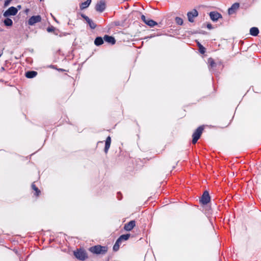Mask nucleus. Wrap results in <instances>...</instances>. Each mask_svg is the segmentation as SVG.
I'll return each instance as SVG.
<instances>
[{"label": "nucleus", "instance_id": "25", "mask_svg": "<svg viewBox=\"0 0 261 261\" xmlns=\"http://www.w3.org/2000/svg\"><path fill=\"white\" fill-rule=\"evenodd\" d=\"M198 44L199 47L200 52L202 54H204L205 53V48L202 45H201L199 43H198Z\"/></svg>", "mask_w": 261, "mask_h": 261}, {"label": "nucleus", "instance_id": "30", "mask_svg": "<svg viewBox=\"0 0 261 261\" xmlns=\"http://www.w3.org/2000/svg\"><path fill=\"white\" fill-rule=\"evenodd\" d=\"M83 17L84 18V19L86 20V21L87 22V23L90 21L91 20V19L90 18H89L87 16H84Z\"/></svg>", "mask_w": 261, "mask_h": 261}, {"label": "nucleus", "instance_id": "32", "mask_svg": "<svg viewBox=\"0 0 261 261\" xmlns=\"http://www.w3.org/2000/svg\"><path fill=\"white\" fill-rule=\"evenodd\" d=\"M207 28L208 29H212V25L210 23H208L207 24Z\"/></svg>", "mask_w": 261, "mask_h": 261}, {"label": "nucleus", "instance_id": "1", "mask_svg": "<svg viewBox=\"0 0 261 261\" xmlns=\"http://www.w3.org/2000/svg\"><path fill=\"white\" fill-rule=\"evenodd\" d=\"M74 255L77 259L81 260H84L88 257L86 252L83 249L74 251Z\"/></svg>", "mask_w": 261, "mask_h": 261}, {"label": "nucleus", "instance_id": "6", "mask_svg": "<svg viewBox=\"0 0 261 261\" xmlns=\"http://www.w3.org/2000/svg\"><path fill=\"white\" fill-rule=\"evenodd\" d=\"M198 12L195 9H193L191 11L189 12L187 14L188 20L190 22H193L194 18L198 16Z\"/></svg>", "mask_w": 261, "mask_h": 261}, {"label": "nucleus", "instance_id": "29", "mask_svg": "<svg viewBox=\"0 0 261 261\" xmlns=\"http://www.w3.org/2000/svg\"><path fill=\"white\" fill-rule=\"evenodd\" d=\"M83 17L84 18V19L86 20V21L87 22V23L90 21L91 20V19L90 18H89L87 16H84Z\"/></svg>", "mask_w": 261, "mask_h": 261}, {"label": "nucleus", "instance_id": "21", "mask_svg": "<svg viewBox=\"0 0 261 261\" xmlns=\"http://www.w3.org/2000/svg\"><path fill=\"white\" fill-rule=\"evenodd\" d=\"M121 242L119 241L118 240H117L116 242L115 243V245L113 246V250L114 251H117L119 248V245Z\"/></svg>", "mask_w": 261, "mask_h": 261}, {"label": "nucleus", "instance_id": "16", "mask_svg": "<svg viewBox=\"0 0 261 261\" xmlns=\"http://www.w3.org/2000/svg\"><path fill=\"white\" fill-rule=\"evenodd\" d=\"M258 29L256 27H253L250 30V33L252 36H256L258 35Z\"/></svg>", "mask_w": 261, "mask_h": 261}, {"label": "nucleus", "instance_id": "12", "mask_svg": "<svg viewBox=\"0 0 261 261\" xmlns=\"http://www.w3.org/2000/svg\"><path fill=\"white\" fill-rule=\"evenodd\" d=\"M103 40L108 43H110L112 44H114L115 43V39L112 36H110L108 35H105L103 37Z\"/></svg>", "mask_w": 261, "mask_h": 261}, {"label": "nucleus", "instance_id": "18", "mask_svg": "<svg viewBox=\"0 0 261 261\" xmlns=\"http://www.w3.org/2000/svg\"><path fill=\"white\" fill-rule=\"evenodd\" d=\"M130 237V234H123L122 236H121L119 238H118V240L120 242H122V241L123 240H127L128 239V238H129Z\"/></svg>", "mask_w": 261, "mask_h": 261}, {"label": "nucleus", "instance_id": "19", "mask_svg": "<svg viewBox=\"0 0 261 261\" xmlns=\"http://www.w3.org/2000/svg\"><path fill=\"white\" fill-rule=\"evenodd\" d=\"M146 24L150 27H153L157 24L156 22L151 19H147Z\"/></svg>", "mask_w": 261, "mask_h": 261}, {"label": "nucleus", "instance_id": "8", "mask_svg": "<svg viewBox=\"0 0 261 261\" xmlns=\"http://www.w3.org/2000/svg\"><path fill=\"white\" fill-rule=\"evenodd\" d=\"M106 8V4L105 1H100L98 3H97L95 9L97 11L101 12H102Z\"/></svg>", "mask_w": 261, "mask_h": 261}, {"label": "nucleus", "instance_id": "24", "mask_svg": "<svg viewBox=\"0 0 261 261\" xmlns=\"http://www.w3.org/2000/svg\"><path fill=\"white\" fill-rule=\"evenodd\" d=\"M208 63L212 67H214L216 65V63H215L214 61L212 58H210L208 60Z\"/></svg>", "mask_w": 261, "mask_h": 261}, {"label": "nucleus", "instance_id": "14", "mask_svg": "<svg viewBox=\"0 0 261 261\" xmlns=\"http://www.w3.org/2000/svg\"><path fill=\"white\" fill-rule=\"evenodd\" d=\"M91 3V0H87L86 2L82 3L80 5V8L81 10L85 9L88 7Z\"/></svg>", "mask_w": 261, "mask_h": 261}, {"label": "nucleus", "instance_id": "28", "mask_svg": "<svg viewBox=\"0 0 261 261\" xmlns=\"http://www.w3.org/2000/svg\"><path fill=\"white\" fill-rule=\"evenodd\" d=\"M141 18L142 20L146 23V22H147V19H146V17L144 15H142L141 16Z\"/></svg>", "mask_w": 261, "mask_h": 261}, {"label": "nucleus", "instance_id": "4", "mask_svg": "<svg viewBox=\"0 0 261 261\" xmlns=\"http://www.w3.org/2000/svg\"><path fill=\"white\" fill-rule=\"evenodd\" d=\"M18 12V9L14 7H11L4 13L5 17L15 15Z\"/></svg>", "mask_w": 261, "mask_h": 261}, {"label": "nucleus", "instance_id": "22", "mask_svg": "<svg viewBox=\"0 0 261 261\" xmlns=\"http://www.w3.org/2000/svg\"><path fill=\"white\" fill-rule=\"evenodd\" d=\"M88 23L89 24L90 27L92 29H95L96 28V24L92 20H91L90 21H89L88 22Z\"/></svg>", "mask_w": 261, "mask_h": 261}, {"label": "nucleus", "instance_id": "11", "mask_svg": "<svg viewBox=\"0 0 261 261\" xmlns=\"http://www.w3.org/2000/svg\"><path fill=\"white\" fill-rule=\"evenodd\" d=\"M136 222L134 220L130 221L128 223L125 224L124 228L126 231H130L135 226Z\"/></svg>", "mask_w": 261, "mask_h": 261}, {"label": "nucleus", "instance_id": "34", "mask_svg": "<svg viewBox=\"0 0 261 261\" xmlns=\"http://www.w3.org/2000/svg\"><path fill=\"white\" fill-rule=\"evenodd\" d=\"M17 7L19 9H20L21 8V6H18Z\"/></svg>", "mask_w": 261, "mask_h": 261}, {"label": "nucleus", "instance_id": "26", "mask_svg": "<svg viewBox=\"0 0 261 261\" xmlns=\"http://www.w3.org/2000/svg\"><path fill=\"white\" fill-rule=\"evenodd\" d=\"M32 189L36 192V195L38 196L40 192L38 189L35 186V185L33 184L32 185Z\"/></svg>", "mask_w": 261, "mask_h": 261}, {"label": "nucleus", "instance_id": "31", "mask_svg": "<svg viewBox=\"0 0 261 261\" xmlns=\"http://www.w3.org/2000/svg\"><path fill=\"white\" fill-rule=\"evenodd\" d=\"M83 17L84 18V19L86 20V21L87 22V23L90 21L91 20V19L90 18H89L87 16H84Z\"/></svg>", "mask_w": 261, "mask_h": 261}, {"label": "nucleus", "instance_id": "23", "mask_svg": "<svg viewBox=\"0 0 261 261\" xmlns=\"http://www.w3.org/2000/svg\"><path fill=\"white\" fill-rule=\"evenodd\" d=\"M175 22L177 24L181 25L183 23V20L181 18L177 17L175 18Z\"/></svg>", "mask_w": 261, "mask_h": 261}, {"label": "nucleus", "instance_id": "15", "mask_svg": "<svg viewBox=\"0 0 261 261\" xmlns=\"http://www.w3.org/2000/svg\"><path fill=\"white\" fill-rule=\"evenodd\" d=\"M37 72L34 71H31L26 72L25 76L28 78H33L35 77L37 75Z\"/></svg>", "mask_w": 261, "mask_h": 261}, {"label": "nucleus", "instance_id": "20", "mask_svg": "<svg viewBox=\"0 0 261 261\" xmlns=\"http://www.w3.org/2000/svg\"><path fill=\"white\" fill-rule=\"evenodd\" d=\"M4 23L6 26H11L13 22L11 19L7 18L4 20Z\"/></svg>", "mask_w": 261, "mask_h": 261}, {"label": "nucleus", "instance_id": "17", "mask_svg": "<svg viewBox=\"0 0 261 261\" xmlns=\"http://www.w3.org/2000/svg\"><path fill=\"white\" fill-rule=\"evenodd\" d=\"M103 43V40L100 37H97L94 41L95 44L97 46L101 45Z\"/></svg>", "mask_w": 261, "mask_h": 261}, {"label": "nucleus", "instance_id": "7", "mask_svg": "<svg viewBox=\"0 0 261 261\" xmlns=\"http://www.w3.org/2000/svg\"><path fill=\"white\" fill-rule=\"evenodd\" d=\"M41 20V17L40 16H33L29 19L28 23L30 25H33L35 24L36 23L40 22Z\"/></svg>", "mask_w": 261, "mask_h": 261}, {"label": "nucleus", "instance_id": "2", "mask_svg": "<svg viewBox=\"0 0 261 261\" xmlns=\"http://www.w3.org/2000/svg\"><path fill=\"white\" fill-rule=\"evenodd\" d=\"M203 129L204 127L203 126H199L194 133V134H193L192 140V142L193 144H195L197 142V140L199 139Z\"/></svg>", "mask_w": 261, "mask_h": 261}, {"label": "nucleus", "instance_id": "33", "mask_svg": "<svg viewBox=\"0 0 261 261\" xmlns=\"http://www.w3.org/2000/svg\"><path fill=\"white\" fill-rule=\"evenodd\" d=\"M9 2L8 1H7L5 3V5L7 6L9 4Z\"/></svg>", "mask_w": 261, "mask_h": 261}, {"label": "nucleus", "instance_id": "3", "mask_svg": "<svg viewBox=\"0 0 261 261\" xmlns=\"http://www.w3.org/2000/svg\"><path fill=\"white\" fill-rule=\"evenodd\" d=\"M89 250L94 253L100 254L105 253L106 251V248L101 246H95L89 249Z\"/></svg>", "mask_w": 261, "mask_h": 261}, {"label": "nucleus", "instance_id": "10", "mask_svg": "<svg viewBox=\"0 0 261 261\" xmlns=\"http://www.w3.org/2000/svg\"><path fill=\"white\" fill-rule=\"evenodd\" d=\"M239 8V3H234L233 4L230 8H229L228 10V13L229 15H231L234 13Z\"/></svg>", "mask_w": 261, "mask_h": 261}, {"label": "nucleus", "instance_id": "35", "mask_svg": "<svg viewBox=\"0 0 261 261\" xmlns=\"http://www.w3.org/2000/svg\"><path fill=\"white\" fill-rule=\"evenodd\" d=\"M2 54H3V51H2V53H0V57L2 56Z\"/></svg>", "mask_w": 261, "mask_h": 261}, {"label": "nucleus", "instance_id": "13", "mask_svg": "<svg viewBox=\"0 0 261 261\" xmlns=\"http://www.w3.org/2000/svg\"><path fill=\"white\" fill-rule=\"evenodd\" d=\"M111 139L110 136L108 137L106 141V144H105V152L106 153H107L111 145Z\"/></svg>", "mask_w": 261, "mask_h": 261}, {"label": "nucleus", "instance_id": "5", "mask_svg": "<svg viewBox=\"0 0 261 261\" xmlns=\"http://www.w3.org/2000/svg\"><path fill=\"white\" fill-rule=\"evenodd\" d=\"M210 17L213 21H217L219 18L222 17L220 13L216 11L211 12L209 14Z\"/></svg>", "mask_w": 261, "mask_h": 261}, {"label": "nucleus", "instance_id": "9", "mask_svg": "<svg viewBox=\"0 0 261 261\" xmlns=\"http://www.w3.org/2000/svg\"><path fill=\"white\" fill-rule=\"evenodd\" d=\"M210 200V196L207 191H205L201 197V202L204 204H207Z\"/></svg>", "mask_w": 261, "mask_h": 261}, {"label": "nucleus", "instance_id": "27", "mask_svg": "<svg viewBox=\"0 0 261 261\" xmlns=\"http://www.w3.org/2000/svg\"><path fill=\"white\" fill-rule=\"evenodd\" d=\"M54 30H55V28L53 27H48L47 29V31L48 32H54Z\"/></svg>", "mask_w": 261, "mask_h": 261}]
</instances>
